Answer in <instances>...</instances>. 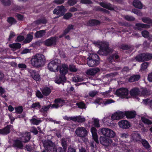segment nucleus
Returning <instances> with one entry per match:
<instances>
[{"label":"nucleus","instance_id":"obj_51","mask_svg":"<svg viewBox=\"0 0 152 152\" xmlns=\"http://www.w3.org/2000/svg\"><path fill=\"white\" fill-rule=\"evenodd\" d=\"M69 69L70 71L73 72H76L77 70L75 66L73 64L69 65Z\"/></svg>","mask_w":152,"mask_h":152},{"label":"nucleus","instance_id":"obj_48","mask_svg":"<svg viewBox=\"0 0 152 152\" xmlns=\"http://www.w3.org/2000/svg\"><path fill=\"white\" fill-rule=\"evenodd\" d=\"M124 18L126 20L130 21H134L135 20V18H134L133 16H130L129 15H126L124 16Z\"/></svg>","mask_w":152,"mask_h":152},{"label":"nucleus","instance_id":"obj_55","mask_svg":"<svg viewBox=\"0 0 152 152\" xmlns=\"http://www.w3.org/2000/svg\"><path fill=\"white\" fill-rule=\"evenodd\" d=\"M80 3L85 4H92L93 2L91 0H80Z\"/></svg>","mask_w":152,"mask_h":152},{"label":"nucleus","instance_id":"obj_46","mask_svg":"<svg viewBox=\"0 0 152 152\" xmlns=\"http://www.w3.org/2000/svg\"><path fill=\"white\" fill-rule=\"evenodd\" d=\"M61 144L63 147V149L66 150L67 148L66 141L64 138H63L61 140Z\"/></svg>","mask_w":152,"mask_h":152},{"label":"nucleus","instance_id":"obj_40","mask_svg":"<svg viewBox=\"0 0 152 152\" xmlns=\"http://www.w3.org/2000/svg\"><path fill=\"white\" fill-rule=\"evenodd\" d=\"M57 150L58 148L57 149L55 144H54V146H52L50 147L46 150L48 152H57Z\"/></svg>","mask_w":152,"mask_h":152},{"label":"nucleus","instance_id":"obj_30","mask_svg":"<svg viewBox=\"0 0 152 152\" xmlns=\"http://www.w3.org/2000/svg\"><path fill=\"white\" fill-rule=\"evenodd\" d=\"M11 126H7L3 128L2 129H1V134H7L10 132V129Z\"/></svg>","mask_w":152,"mask_h":152},{"label":"nucleus","instance_id":"obj_25","mask_svg":"<svg viewBox=\"0 0 152 152\" xmlns=\"http://www.w3.org/2000/svg\"><path fill=\"white\" fill-rule=\"evenodd\" d=\"M14 146L20 149H22L23 148V145L22 143V141L18 140H15L14 143L13 144Z\"/></svg>","mask_w":152,"mask_h":152},{"label":"nucleus","instance_id":"obj_59","mask_svg":"<svg viewBox=\"0 0 152 152\" xmlns=\"http://www.w3.org/2000/svg\"><path fill=\"white\" fill-rule=\"evenodd\" d=\"M72 16V14L70 13H67L65 15H64L63 18L66 19H68Z\"/></svg>","mask_w":152,"mask_h":152},{"label":"nucleus","instance_id":"obj_9","mask_svg":"<svg viewBox=\"0 0 152 152\" xmlns=\"http://www.w3.org/2000/svg\"><path fill=\"white\" fill-rule=\"evenodd\" d=\"M125 116H126L125 112H122L118 111L116 112V113L112 115L111 118L113 120H119L123 118Z\"/></svg>","mask_w":152,"mask_h":152},{"label":"nucleus","instance_id":"obj_4","mask_svg":"<svg viewBox=\"0 0 152 152\" xmlns=\"http://www.w3.org/2000/svg\"><path fill=\"white\" fill-rule=\"evenodd\" d=\"M152 58V54L148 53H143L137 56L135 59L138 61H148Z\"/></svg>","mask_w":152,"mask_h":152},{"label":"nucleus","instance_id":"obj_3","mask_svg":"<svg viewBox=\"0 0 152 152\" xmlns=\"http://www.w3.org/2000/svg\"><path fill=\"white\" fill-rule=\"evenodd\" d=\"M61 65L60 60L57 59L50 62L48 64V67L50 71L56 72L58 71L59 66Z\"/></svg>","mask_w":152,"mask_h":152},{"label":"nucleus","instance_id":"obj_11","mask_svg":"<svg viewBox=\"0 0 152 152\" xmlns=\"http://www.w3.org/2000/svg\"><path fill=\"white\" fill-rule=\"evenodd\" d=\"M99 141L103 145L107 146L112 142V140L109 138L101 136L99 138Z\"/></svg>","mask_w":152,"mask_h":152},{"label":"nucleus","instance_id":"obj_34","mask_svg":"<svg viewBox=\"0 0 152 152\" xmlns=\"http://www.w3.org/2000/svg\"><path fill=\"white\" fill-rule=\"evenodd\" d=\"M45 30H42L37 31L35 34V36L37 38H39L42 37L45 35Z\"/></svg>","mask_w":152,"mask_h":152},{"label":"nucleus","instance_id":"obj_42","mask_svg":"<svg viewBox=\"0 0 152 152\" xmlns=\"http://www.w3.org/2000/svg\"><path fill=\"white\" fill-rule=\"evenodd\" d=\"M30 121L32 124L36 125H38L41 122V120H38L34 118H33L31 119Z\"/></svg>","mask_w":152,"mask_h":152},{"label":"nucleus","instance_id":"obj_43","mask_svg":"<svg viewBox=\"0 0 152 152\" xmlns=\"http://www.w3.org/2000/svg\"><path fill=\"white\" fill-rule=\"evenodd\" d=\"M7 21L11 25L14 24L16 23V21L15 19L12 17L8 18Z\"/></svg>","mask_w":152,"mask_h":152},{"label":"nucleus","instance_id":"obj_21","mask_svg":"<svg viewBox=\"0 0 152 152\" xmlns=\"http://www.w3.org/2000/svg\"><path fill=\"white\" fill-rule=\"evenodd\" d=\"M140 91L138 88H134L130 91V95L132 96H136L140 94Z\"/></svg>","mask_w":152,"mask_h":152},{"label":"nucleus","instance_id":"obj_47","mask_svg":"<svg viewBox=\"0 0 152 152\" xmlns=\"http://www.w3.org/2000/svg\"><path fill=\"white\" fill-rule=\"evenodd\" d=\"M150 94L149 91L146 88L142 89L141 92V95L143 96H148L150 95Z\"/></svg>","mask_w":152,"mask_h":152},{"label":"nucleus","instance_id":"obj_39","mask_svg":"<svg viewBox=\"0 0 152 152\" xmlns=\"http://www.w3.org/2000/svg\"><path fill=\"white\" fill-rule=\"evenodd\" d=\"M3 5L5 6H9L11 4L10 0H1Z\"/></svg>","mask_w":152,"mask_h":152},{"label":"nucleus","instance_id":"obj_8","mask_svg":"<svg viewBox=\"0 0 152 152\" xmlns=\"http://www.w3.org/2000/svg\"><path fill=\"white\" fill-rule=\"evenodd\" d=\"M66 11V9L65 8L64 6L62 5L60 7L58 6L57 8L54 9L53 12L54 14H56L60 16L63 15Z\"/></svg>","mask_w":152,"mask_h":152},{"label":"nucleus","instance_id":"obj_41","mask_svg":"<svg viewBox=\"0 0 152 152\" xmlns=\"http://www.w3.org/2000/svg\"><path fill=\"white\" fill-rule=\"evenodd\" d=\"M141 143L143 146L146 149H148L150 147L148 142L145 140H142Z\"/></svg>","mask_w":152,"mask_h":152},{"label":"nucleus","instance_id":"obj_64","mask_svg":"<svg viewBox=\"0 0 152 152\" xmlns=\"http://www.w3.org/2000/svg\"><path fill=\"white\" fill-rule=\"evenodd\" d=\"M70 29H65V30L64 31L63 34L59 36V37L61 38L64 36H65L69 31Z\"/></svg>","mask_w":152,"mask_h":152},{"label":"nucleus","instance_id":"obj_24","mask_svg":"<svg viewBox=\"0 0 152 152\" xmlns=\"http://www.w3.org/2000/svg\"><path fill=\"white\" fill-rule=\"evenodd\" d=\"M133 5L136 8L139 9H142V4L138 0H134L133 2Z\"/></svg>","mask_w":152,"mask_h":152},{"label":"nucleus","instance_id":"obj_36","mask_svg":"<svg viewBox=\"0 0 152 152\" xmlns=\"http://www.w3.org/2000/svg\"><path fill=\"white\" fill-rule=\"evenodd\" d=\"M89 58H91L93 60L96 61H98L100 62V59L99 56L96 54H91L88 57Z\"/></svg>","mask_w":152,"mask_h":152},{"label":"nucleus","instance_id":"obj_27","mask_svg":"<svg viewBox=\"0 0 152 152\" xmlns=\"http://www.w3.org/2000/svg\"><path fill=\"white\" fill-rule=\"evenodd\" d=\"M30 73L31 77L35 80L37 81L39 80L40 78V76L34 70L31 71Z\"/></svg>","mask_w":152,"mask_h":152},{"label":"nucleus","instance_id":"obj_54","mask_svg":"<svg viewBox=\"0 0 152 152\" xmlns=\"http://www.w3.org/2000/svg\"><path fill=\"white\" fill-rule=\"evenodd\" d=\"M77 1V0H68L67 3L69 6H72L75 4Z\"/></svg>","mask_w":152,"mask_h":152},{"label":"nucleus","instance_id":"obj_49","mask_svg":"<svg viewBox=\"0 0 152 152\" xmlns=\"http://www.w3.org/2000/svg\"><path fill=\"white\" fill-rule=\"evenodd\" d=\"M93 122V125L95 127L98 128L100 126L99 120L98 118H94Z\"/></svg>","mask_w":152,"mask_h":152},{"label":"nucleus","instance_id":"obj_62","mask_svg":"<svg viewBox=\"0 0 152 152\" xmlns=\"http://www.w3.org/2000/svg\"><path fill=\"white\" fill-rule=\"evenodd\" d=\"M119 25L121 26L125 27L128 26H129V24L127 22H118Z\"/></svg>","mask_w":152,"mask_h":152},{"label":"nucleus","instance_id":"obj_58","mask_svg":"<svg viewBox=\"0 0 152 152\" xmlns=\"http://www.w3.org/2000/svg\"><path fill=\"white\" fill-rule=\"evenodd\" d=\"M142 36L145 38H146L148 37L149 35V32L146 30H144L142 32Z\"/></svg>","mask_w":152,"mask_h":152},{"label":"nucleus","instance_id":"obj_44","mask_svg":"<svg viewBox=\"0 0 152 152\" xmlns=\"http://www.w3.org/2000/svg\"><path fill=\"white\" fill-rule=\"evenodd\" d=\"M51 104L48 106H43L40 110V111L41 112L43 113L46 112L49 109L50 107H51Z\"/></svg>","mask_w":152,"mask_h":152},{"label":"nucleus","instance_id":"obj_28","mask_svg":"<svg viewBox=\"0 0 152 152\" xmlns=\"http://www.w3.org/2000/svg\"><path fill=\"white\" fill-rule=\"evenodd\" d=\"M10 48L12 49L13 50L20 49L21 48V44L19 43L10 44L9 45Z\"/></svg>","mask_w":152,"mask_h":152},{"label":"nucleus","instance_id":"obj_7","mask_svg":"<svg viewBox=\"0 0 152 152\" xmlns=\"http://www.w3.org/2000/svg\"><path fill=\"white\" fill-rule=\"evenodd\" d=\"M75 132L77 135L80 137H84L87 135V131L84 127H78L76 129Z\"/></svg>","mask_w":152,"mask_h":152},{"label":"nucleus","instance_id":"obj_60","mask_svg":"<svg viewBox=\"0 0 152 152\" xmlns=\"http://www.w3.org/2000/svg\"><path fill=\"white\" fill-rule=\"evenodd\" d=\"M120 48L124 50H128L131 47L128 45H121Z\"/></svg>","mask_w":152,"mask_h":152},{"label":"nucleus","instance_id":"obj_13","mask_svg":"<svg viewBox=\"0 0 152 152\" xmlns=\"http://www.w3.org/2000/svg\"><path fill=\"white\" fill-rule=\"evenodd\" d=\"M59 71L61 75H65L67 73L69 70V67L65 64H62L59 66Z\"/></svg>","mask_w":152,"mask_h":152},{"label":"nucleus","instance_id":"obj_23","mask_svg":"<svg viewBox=\"0 0 152 152\" xmlns=\"http://www.w3.org/2000/svg\"><path fill=\"white\" fill-rule=\"evenodd\" d=\"M48 20L45 17L42 18L35 21L32 24H45L47 23Z\"/></svg>","mask_w":152,"mask_h":152},{"label":"nucleus","instance_id":"obj_15","mask_svg":"<svg viewBox=\"0 0 152 152\" xmlns=\"http://www.w3.org/2000/svg\"><path fill=\"white\" fill-rule=\"evenodd\" d=\"M99 5L102 7L110 10H114V5L109 3L99 2Z\"/></svg>","mask_w":152,"mask_h":152},{"label":"nucleus","instance_id":"obj_22","mask_svg":"<svg viewBox=\"0 0 152 152\" xmlns=\"http://www.w3.org/2000/svg\"><path fill=\"white\" fill-rule=\"evenodd\" d=\"M99 71H100V69L99 68H95L87 70L86 74L88 75L94 76Z\"/></svg>","mask_w":152,"mask_h":152},{"label":"nucleus","instance_id":"obj_19","mask_svg":"<svg viewBox=\"0 0 152 152\" xmlns=\"http://www.w3.org/2000/svg\"><path fill=\"white\" fill-rule=\"evenodd\" d=\"M70 119L74 121H77L78 123H82L86 120L85 118L80 115L70 117Z\"/></svg>","mask_w":152,"mask_h":152},{"label":"nucleus","instance_id":"obj_56","mask_svg":"<svg viewBox=\"0 0 152 152\" xmlns=\"http://www.w3.org/2000/svg\"><path fill=\"white\" fill-rule=\"evenodd\" d=\"M115 101L111 99H106L105 101H104L103 102V103L105 105L112 103L114 102Z\"/></svg>","mask_w":152,"mask_h":152},{"label":"nucleus","instance_id":"obj_57","mask_svg":"<svg viewBox=\"0 0 152 152\" xmlns=\"http://www.w3.org/2000/svg\"><path fill=\"white\" fill-rule=\"evenodd\" d=\"M76 105L80 108L83 109L86 108L85 104L83 102L77 103Z\"/></svg>","mask_w":152,"mask_h":152},{"label":"nucleus","instance_id":"obj_1","mask_svg":"<svg viewBox=\"0 0 152 152\" xmlns=\"http://www.w3.org/2000/svg\"><path fill=\"white\" fill-rule=\"evenodd\" d=\"M93 43L99 48L98 53L100 55L107 56L113 52L112 49L109 47V44L107 42L98 41H94Z\"/></svg>","mask_w":152,"mask_h":152},{"label":"nucleus","instance_id":"obj_63","mask_svg":"<svg viewBox=\"0 0 152 152\" xmlns=\"http://www.w3.org/2000/svg\"><path fill=\"white\" fill-rule=\"evenodd\" d=\"M151 100L149 99H147L143 100V102L144 104L145 105L148 104L150 105L151 103Z\"/></svg>","mask_w":152,"mask_h":152},{"label":"nucleus","instance_id":"obj_5","mask_svg":"<svg viewBox=\"0 0 152 152\" xmlns=\"http://www.w3.org/2000/svg\"><path fill=\"white\" fill-rule=\"evenodd\" d=\"M98 132L99 134H102L105 137H113L115 135V133L113 131L107 128H101Z\"/></svg>","mask_w":152,"mask_h":152},{"label":"nucleus","instance_id":"obj_38","mask_svg":"<svg viewBox=\"0 0 152 152\" xmlns=\"http://www.w3.org/2000/svg\"><path fill=\"white\" fill-rule=\"evenodd\" d=\"M33 39V36L31 35L28 34L26 37V38L24 40V42L27 43L30 42Z\"/></svg>","mask_w":152,"mask_h":152},{"label":"nucleus","instance_id":"obj_31","mask_svg":"<svg viewBox=\"0 0 152 152\" xmlns=\"http://www.w3.org/2000/svg\"><path fill=\"white\" fill-rule=\"evenodd\" d=\"M133 140L134 142H138L142 141L141 137L138 134H135L132 136Z\"/></svg>","mask_w":152,"mask_h":152},{"label":"nucleus","instance_id":"obj_50","mask_svg":"<svg viewBox=\"0 0 152 152\" xmlns=\"http://www.w3.org/2000/svg\"><path fill=\"white\" fill-rule=\"evenodd\" d=\"M141 120L142 121V122H144L145 124H152V122L151 121L144 117L141 118Z\"/></svg>","mask_w":152,"mask_h":152},{"label":"nucleus","instance_id":"obj_14","mask_svg":"<svg viewBox=\"0 0 152 152\" xmlns=\"http://www.w3.org/2000/svg\"><path fill=\"white\" fill-rule=\"evenodd\" d=\"M121 128L123 129H127L130 126V123L126 120H121L118 123Z\"/></svg>","mask_w":152,"mask_h":152},{"label":"nucleus","instance_id":"obj_17","mask_svg":"<svg viewBox=\"0 0 152 152\" xmlns=\"http://www.w3.org/2000/svg\"><path fill=\"white\" fill-rule=\"evenodd\" d=\"M91 130L93 139L97 143H99L98 137L97 133V130L96 128L94 127H92L91 128Z\"/></svg>","mask_w":152,"mask_h":152},{"label":"nucleus","instance_id":"obj_32","mask_svg":"<svg viewBox=\"0 0 152 152\" xmlns=\"http://www.w3.org/2000/svg\"><path fill=\"white\" fill-rule=\"evenodd\" d=\"M125 112L126 116L127 118H132L135 117L136 115L135 111H126Z\"/></svg>","mask_w":152,"mask_h":152},{"label":"nucleus","instance_id":"obj_37","mask_svg":"<svg viewBox=\"0 0 152 152\" xmlns=\"http://www.w3.org/2000/svg\"><path fill=\"white\" fill-rule=\"evenodd\" d=\"M136 26L144 28H148L150 27V26L148 24H145L141 23H137L135 24Z\"/></svg>","mask_w":152,"mask_h":152},{"label":"nucleus","instance_id":"obj_2","mask_svg":"<svg viewBox=\"0 0 152 152\" xmlns=\"http://www.w3.org/2000/svg\"><path fill=\"white\" fill-rule=\"evenodd\" d=\"M45 59L44 56L42 54H37L32 57L31 60L32 65L35 67L39 68L44 64Z\"/></svg>","mask_w":152,"mask_h":152},{"label":"nucleus","instance_id":"obj_52","mask_svg":"<svg viewBox=\"0 0 152 152\" xmlns=\"http://www.w3.org/2000/svg\"><path fill=\"white\" fill-rule=\"evenodd\" d=\"M6 92L4 89L2 87H1V96L5 98V100H7V99L6 98L7 96L6 95H3V94Z\"/></svg>","mask_w":152,"mask_h":152},{"label":"nucleus","instance_id":"obj_18","mask_svg":"<svg viewBox=\"0 0 152 152\" xmlns=\"http://www.w3.org/2000/svg\"><path fill=\"white\" fill-rule=\"evenodd\" d=\"M43 142V146L45 148V150H47L48 148L52 146H54L55 143H53L51 140H46L44 141H42Z\"/></svg>","mask_w":152,"mask_h":152},{"label":"nucleus","instance_id":"obj_33","mask_svg":"<svg viewBox=\"0 0 152 152\" xmlns=\"http://www.w3.org/2000/svg\"><path fill=\"white\" fill-rule=\"evenodd\" d=\"M51 92L50 89L47 87H44L42 91V93L45 96L48 95L51 93Z\"/></svg>","mask_w":152,"mask_h":152},{"label":"nucleus","instance_id":"obj_26","mask_svg":"<svg viewBox=\"0 0 152 152\" xmlns=\"http://www.w3.org/2000/svg\"><path fill=\"white\" fill-rule=\"evenodd\" d=\"M25 135V136H23L22 137L21 140L22 142L26 143L28 142L30 139V132H27Z\"/></svg>","mask_w":152,"mask_h":152},{"label":"nucleus","instance_id":"obj_35","mask_svg":"<svg viewBox=\"0 0 152 152\" xmlns=\"http://www.w3.org/2000/svg\"><path fill=\"white\" fill-rule=\"evenodd\" d=\"M141 20L144 23L151 24L152 26V20L149 18L144 17L141 18Z\"/></svg>","mask_w":152,"mask_h":152},{"label":"nucleus","instance_id":"obj_12","mask_svg":"<svg viewBox=\"0 0 152 152\" xmlns=\"http://www.w3.org/2000/svg\"><path fill=\"white\" fill-rule=\"evenodd\" d=\"M66 78L65 76L64 75H61L59 76H57L55 78V82L58 84H62L63 85L66 82Z\"/></svg>","mask_w":152,"mask_h":152},{"label":"nucleus","instance_id":"obj_20","mask_svg":"<svg viewBox=\"0 0 152 152\" xmlns=\"http://www.w3.org/2000/svg\"><path fill=\"white\" fill-rule=\"evenodd\" d=\"M87 59L88 60L87 61V64L90 67L96 66L98 65L100 63V62L98 61H96L92 60L91 58H89L88 57L87 58Z\"/></svg>","mask_w":152,"mask_h":152},{"label":"nucleus","instance_id":"obj_16","mask_svg":"<svg viewBox=\"0 0 152 152\" xmlns=\"http://www.w3.org/2000/svg\"><path fill=\"white\" fill-rule=\"evenodd\" d=\"M101 23V22L99 20L92 19L89 20L87 22L86 24L87 26H93L99 25Z\"/></svg>","mask_w":152,"mask_h":152},{"label":"nucleus","instance_id":"obj_45","mask_svg":"<svg viewBox=\"0 0 152 152\" xmlns=\"http://www.w3.org/2000/svg\"><path fill=\"white\" fill-rule=\"evenodd\" d=\"M132 12L133 13L138 16H142V13L139 10L136 9H133L132 10Z\"/></svg>","mask_w":152,"mask_h":152},{"label":"nucleus","instance_id":"obj_6","mask_svg":"<svg viewBox=\"0 0 152 152\" xmlns=\"http://www.w3.org/2000/svg\"><path fill=\"white\" fill-rule=\"evenodd\" d=\"M128 90L124 88H120L116 90L115 92V94L118 96L121 97L122 98H124L128 94Z\"/></svg>","mask_w":152,"mask_h":152},{"label":"nucleus","instance_id":"obj_61","mask_svg":"<svg viewBox=\"0 0 152 152\" xmlns=\"http://www.w3.org/2000/svg\"><path fill=\"white\" fill-rule=\"evenodd\" d=\"M15 109L16 112L17 113H20L22 112L23 110L22 106H19L18 107H16Z\"/></svg>","mask_w":152,"mask_h":152},{"label":"nucleus","instance_id":"obj_10","mask_svg":"<svg viewBox=\"0 0 152 152\" xmlns=\"http://www.w3.org/2000/svg\"><path fill=\"white\" fill-rule=\"evenodd\" d=\"M57 37H52L46 40L45 41V44L47 46H55L56 45V40Z\"/></svg>","mask_w":152,"mask_h":152},{"label":"nucleus","instance_id":"obj_53","mask_svg":"<svg viewBox=\"0 0 152 152\" xmlns=\"http://www.w3.org/2000/svg\"><path fill=\"white\" fill-rule=\"evenodd\" d=\"M148 65L149 63L148 62L143 63L141 65V69L144 70L147 68Z\"/></svg>","mask_w":152,"mask_h":152},{"label":"nucleus","instance_id":"obj_29","mask_svg":"<svg viewBox=\"0 0 152 152\" xmlns=\"http://www.w3.org/2000/svg\"><path fill=\"white\" fill-rule=\"evenodd\" d=\"M140 78V76L138 75H135L132 76L129 78V81L130 82L138 81Z\"/></svg>","mask_w":152,"mask_h":152}]
</instances>
